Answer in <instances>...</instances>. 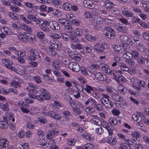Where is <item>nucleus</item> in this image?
<instances>
[{
  "label": "nucleus",
  "mask_w": 149,
  "mask_h": 149,
  "mask_svg": "<svg viewBox=\"0 0 149 149\" xmlns=\"http://www.w3.org/2000/svg\"><path fill=\"white\" fill-rule=\"evenodd\" d=\"M102 97L100 100L101 103L107 109L112 108L113 104V102H111L109 99V96L106 94L103 93H102Z\"/></svg>",
  "instance_id": "obj_1"
},
{
  "label": "nucleus",
  "mask_w": 149,
  "mask_h": 149,
  "mask_svg": "<svg viewBox=\"0 0 149 149\" xmlns=\"http://www.w3.org/2000/svg\"><path fill=\"white\" fill-rule=\"evenodd\" d=\"M39 94L38 97V100L39 101H43L45 100H49L51 98L49 92L45 89L42 88Z\"/></svg>",
  "instance_id": "obj_2"
},
{
  "label": "nucleus",
  "mask_w": 149,
  "mask_h": 149,
  "mask_svg": "<svg viewBox=\"0 0 149 149\" xmlns=\"http://www.w3.org/2000/svg\"><path fill=\"white\" fill-rule=\"evenodd\" d=\"M29 53L31 54V56H29L26 58V59L32 61L36 60L37 58V56H38L39 58L41 57V56L39 55V52L36 49H31L29 51Z\"/></svg>",
  "instance_id": "obj_3"
},
{
  "label": "nucleus",
  "mask_w": 149,
  "mask_h": 149,
  "mask_svg": "<svg viewBox=\"0 0 149 149\" xmlns=\"http://www.w3.org/2000/svg\"><path fill=\"white\" fill-rule=\"evenodd\" d=\"M42 88H34L31 89V92L29 93H28V95L32 99H38V95H37L36 94H38L39 92H40L41 89Z\"/></svg>",
  "instance_id": "obj_4"
},
{
  "label": "nucleus",
  "mask_w": 149,
  "mask_h": 149,
  "mask_svg": "<svg viewBox=\"0 0 149 149\" xmlns=\"http://www.w3.org/2000/svg\"><path fill=\"white\" fill-rule=\"evenodd\" d=\"M100 69V67L98 65L92 64L91 66L88 69V71L92 74H95Z\"/></svg>",
  "instance_id": "obj_5"
},
{
  "label": "nucleus",
  "mask_w": 149,
  "mask_h": 149,
  "mask_svg": "<svg viewBox=\"0 0 149 149\" xmlns=\"http://www.w3.org/2000/svg\"><path fill=\"white\" fill-rule=\"evenodd\" d=\"M107 45L104 43H97L94 46V48L96 51L103 52L105 49Z\"/></svg>",
  "instance_id": "obj_6"
},
{
  "label": "nucleus",
  "mask_w": 149,
  "mask_h": 149,
  "mask_svg": "<svg viewBox=\"0 0 149 149\" xmlns=\"http://www.w3.org/2000/svg\"><path fill=\"white\" fill-rule=\"evenodd\" d=\"M48 116L55 120H60L61 118V115L57 112L52 111H49Z\"/></svg>",
  "instance_id": "obj_7"
},
{
  "label": "nucleus",
  "mask_w": 149,
  "mask_h": 149,
  "mask_svg": "<svg viewBox=\"0 0 149 149\" xmlns=\"http://www.w3.org/2000/svg\"><path fill=\"white\" fill-rule=\"evenodd\" d=\"M68 66L70 69L73 71L77 72L79 70V66L76 63L70 62L69 63Z\"/></svg>",
  "instance_id": "obj_8"
},
{
  "label": "nucleus",
  "mask_w": 149,
  "mask_h": 149,
  "mask_svg": "<svg viewBox=\"0 0 149 149\" xmlns=\"http://www.w3.org/2000/svg\"><path fill=\"white\" fill-rule=\"evenodd\" d=\"M50 27L51 29L54 30H59L60 26L57 22L53 21L50 22Z\"/></svg>",
  "instance_id": "obj_9"
},
{
  "label": "nucleus",
  "mask_w": 149,
  "mask_h": 149,
  "mask_svg": "<svg viewBox=\"0 0 149 149\" xmlns=\"http://www.w3.org/2000/svg\"><path fill=\"white\" fill-rule=\"evenodd\" d=\"M9 120H8V118H4L3 117V121H0V127L3 129L5 130L6 129L8 126Z\"/></svg>",
  "instance_id": "obj_10"
},
{
  "label": "nucleus",
  "mask_w": 149,
  "mask_h": 149,
  "mask_svg": "<svg viewBox=\"0 0 149 149\" xmlns=\"http://www.w3.org/2000/svg\"><path fill=\"white\" fill-rule=\"evenodd\" d=\"M3 62L5 64V66L7 68L12 70L14 67L12 66V62L8 59H4L3 60Z\"/></svg>",
  "instance_id": "obj_11"
},
{
  "label": "nucleus",
  "mask_w": 149,
  "mask_h": 149,
  "mask_svg": "<svg viewBox=\"0 0 149 149\" xmlns=\"http://www.w3.org/2000/svg\"><path fill=\"white\" fill-rule=\"evenodd\" d=\"M38 135L39 136V139H42V140L41 141L42 143H41V145L43 146V147L45 148H46L48 147L49 145V143H47L46 142H45V141H44V142H42V141L44 140L43 137L44 135V133L41 131L40 134H38Z\"/></svg>",
  "instance_id": "obj_12"
},
{
  "label": "nucleus",
  "mask_w": 149,
  "mask_h": 149,
  "mask_svg": "<svg viewBox=\"0 0 149 149\" xmlns=\"http://www.w3.org/2000/svg\"><path fill=\"white\" fill-rule=\"evenodd\" d=\"M146 59L147 63H149V59L145 58L142 56H140V55L135 60H136L138 63L143 64L145 63Z\"/></svg>",
  "instance_id": "obj_13"
},
{
  "label": "nucleus",
  "mask_w": 149,
  "mask_h": 149,
  "mask_svg": "<svg viewBox=\"0 0 149 149\" xmlns=\"http://www.w3.org/2000/svg\"><path fill=\"white\" fill-rule=\"evenodd\" d=\"M95 77L97 80L100 81H104L106 79V77L100 72H97L95 74Z\"/></svg>",
  "instance_id": "obj_14"
},
{
  "label": "nucleus",
  "mask_w": 149,
  "mask_h": 149,
  "mask_svg": "<svg viewBox=\"0 0 149 149\" xmlns=\"http://www.w3.org/2000/svg\"><path fill=\"white\" fill-rule=\"evenodd\" d=\"M111 97L113 100L114 101V102L119 101L122 102L124 100V99L123 97L115 93L112 94Z\"/></svg>",
  "instance_id": "obj_15"
},
{
  "label": "nucleus",
  "mask_w": 149,
  "mask_h": 149,
  "mask_svg": "<svg viewBox=\"0 0 149 149\" xmlns=\"http://www.w3.org/2000/svg\"><path fill=\"white\" fill-rule=\"evenodd\" d=\"M64 29L66 31L70 33H72L74 31L73 28L71 26L70 24L68 23L65 25Z\"/></svg>",
  "instance_id": "obj_16"
},
{
  "label": "nucleus",
  "mask_w": 149,
  "mask_h": 149,
  "mask_svg": "<svg viewBox=\"0 0 149 149\" xmlns=\"http://www.w3.org/2000/svg\"><path fill=\"white\" fill-rule=\"evenodd\" d=\"M112 76V77L113 78L118 82L121 81L125 82L126 80V79L122 75H119L118 76H117L115 74H113Z\"/></svg>",
  "instance_id": "obj_17"
},
{
  "label": "nucleus",
  "mask_w": 149,
  "mask_h": 149,
  "mask_svg": "<svg viewBox=\"0 0 149 149\" xmlns=\"http://www.w3.org/2000/svg\"><path fill=\"white\" fill-rule=\"evenodd\" d=\"M9 142L7 139L3 138L0 140V146L2 148H5L8 145Z\"/></svg>",
  "instance_id": "obj_18"
},
{
  "label": "nucleus",
  "mask_w": 149,
  "mask_h": 149,
  "mask_svg": "<svg viewBox=\"0 0 149 149\" xmlns=\"http://www.w3.org/2000/svg\"><path fill=\"white\" fill-rule=\"evenodd\" d=\"M93 116L94 118L91 119L90 121L93 123L98 126H100L101 125V121L99 120L97 118L98 117L96 115H94Z\"/></svg>",
  "instance_id": "obj_19"
},
{
  "label": "nucleus",
  "mask_w": 149,
  "mask_h": 149,
  "mask_svg": "<svg viewBox=\"0 0 149 149\" xmlns=\"http://www.w3.org/2000/svg\"><path fill=\"white\" fill-rule=\"evenodd\" d=\"M84 6L88 8H91L93 7L94 4L92 2L89 0H85L83 1Z\"/></svg>",
  "instance_id": "obj_20"
},
{
  "label": "nucleus",
  "mask_w": 149,
  "mask_h": 149,
  "mask_svg": "<svg viewBox=\"0 0 149 149\" xmlns=\"http://www.w3.org/2000/svg\"><path fill=\"white\" fill-rule=\"evenodd\" d=\"M104 6L107 9H111L114 6V4L109 0H106L104 2Z\"/></svg>",
  "instance_id": "obj_21"
},
{
  "label": "nucleus",
  "mask_w": 149,
  "mask_h": 149,
  "mask_svg": "<svg viewBox=\"0 0 149 149\" xmlns=\"http://www.w3.org/2000/svg\"><path fill=\"white\" fill-rule=\"evenodd\" d=\"M130 53L132 58L135 60L140 55L139 52L136 50H133L130 51Z\"/></svg>",
  "instance_id": "obj_22"
},
{
  "label": "nucleus",
  "mask_w": 149,
  "mask_h": 149,
  "mask_svg": "<svg viewBox=\"0 0 149 149\" xmlns=\"http://www.w3.org/2000/svg\"><path fill=\"white\" fill-rule=\"evenodd\" d=\"M70 47L72 49L79 50L82 49L83 48V45L79 43H77L75 44H71Z\"/></svg>",
  "instance_id": "obj_23"
},
{
  "label": "nucleus",
  "mask_w": 149,
  "mask_h": 149,
  "mask_svg": "<svg viewBox=\"0 0 149 149\" xmlns=\"http://www.w3.org/2000/svg\"><path fill=\"white\" fill-rule=\"evenodd\" d=\"M115 29L118 31L121 32H125L126 29L124 26L120 24H117L115 26Z\"/></svg>",
  "instance_id": "obj_24"
},
{
  "label": "nucleus",
  "mask_w": 149,
  "mask_h": 149,
  "mask_svg": "<svg viewBox=\"0 0 149 149\" xmlns=\"http://www.w3.org/2000/svg\"><path fill=\"white\" fill-rule=\"evenodd\" d=\"M121 70L125 72H127L129 71V69L128 67L124 63H120L118 64Z\"/></svg>",
  "instance_id": "obj_25"
},
{
  "label": "nucleus",
  "mask_w": 149,
  "mask_h": 149,
  "mask_svg": "<svg viewBox=\"0 0 149 149\" xmlns=\"http://www.w3.org/2000/svg\"><path fill=\"white\" fill-rule=\"evenodd\" d=\"M36 13H37L32 14H28L27 17L30 20V21L35 22L37 20Z\"/></svg>",
  "instance_id": "obj_26"
},
{
  "label": "nucleus",
  "mask_w": 149,
  "mask_h": 149,
  "mask_svg": "<svg viewBox=\"0 0 149 149\" xmlns=\"http://www.w3.org/2000/svg\"><path fill=\"white\" fill-rule=\"evenodd\" d=\"M20 28L25 30V31L29 32H32V29L29 26L26 25L24 24H20Z\"/></svg>",
  "instance_id": "obj_27"
},
{
  "label": "nucleus",
  "mask_w": 149,
  "mask_h": 149,
  "mask_svg": "<svg viewBox=\"0 0 149 149\" xmlns=\"http://www.w3.org/2000/svg\"><path fill=\"white\" fill-rule=\"evenodd\" d=\"M133 40H134L133 46L136 47L142 43L141 40L139 38H133Z\"/></svg>",
  "instance_id": "obj_28"
},
{
  "label": "nucleus",
  "mask_w": 149,
  "mask_h": 149,
  "mask_svg": "<svg viewBox=\"0 0 149 149\" xmlns=\"http://www.w3.org/2000/svg\"><path fill=\"white\" fill-rule=\"evenodd\" d=\"M69 39L71 42L74 43L79 42H80V40H79L75 35H71L70 36Z\"/></svg>",
  "instance_id": "obj_29"
},
{
  "label": "nucleus",
  "mask_w": 149,
  "mask_h": 149,
  "mask_svg": "<svg viewBox=\"0 0 149 149\" xmlns=\"http://www.w3.org/2000/svg\"><path fill=\"white\" fill-rule=\"evenodd\" d=\"M17 146L19 149H28L29 146L28 143H25L23 144H17Z\"/></svg>",
  "instance_id": "obj_30"
},
{
  "label": "nucleus",
  "mask_w": 149,
  "mask_h": 149,
  "mask_svg": "<svg viewBox=\"0 0 149 149\" xmlns=\"http://www.w3.org/2000/svg\"><path fill=\"white\" fill-rule=\"evenodd\" d=\"M107 142L108 143L113 145L116 144L117 141L116 138L109 137L107 139Z\"/></svg>",
  "instance_id": "obj_31"
},
{
  "label": "nucleus",
  "mask_w": 149,
  "mask_h": 149,
  "mask_svg": "<svg viewBox=\"0 0 149 149\" xmlns=\"http://www.w3.org/2000/svg\"><path fill=\"white\" fill-rule=\"evenodd\" d=\"M39 27L42 30L45 32H49L50 30L48 26L42 23L39 25Z\"/></svg>",
  "instance_id": "obj_32"
},
{
  "label": "nucleus",
  "mask_w": 149,
  "mask_h": 149,
  "mask_svg": "<svg viewBox=\"0 0 149 149\" xmlns=\"http://www.w3.org/2000/svg\"><path fill=\"white\" fill-rule=\"evenodd\" d=\"M74 33L78 37H81L84 36L83 30L77 28L74 30Z\"/></svg>",
  "instance_id": "obj_33"
},
{
  "label": "nucleus",
  "mask_w": 149,
  "mask_h": 149,
  "mask_svg": "<svg viewBox=\"0 0 149 149\" xmlns=\"http://www.w3.org/2000/svg\"><path fill=\"white\" fill-rule=\"evenodd\" d=\"M3 32L6 33V34L8 35H13V33L12 30L8 27L6 26H4L3 27Z\"/></svg>",
  "instance_id": "obj_34"
},
{
  "label": "nucleus",
  "mask_w": 149,
  "mask_h": 149,
  "mask_svg": "<svg viewBox=\"0 0 149 149\" xmlns=\"http://www.w3.org/2000/svg\"><path fill=\"white\" fill-rule=\"evenodd\" d=\"M122 13L125 16L127 17H132L133 16V13L132 12L125 10L122 11Z\"/></svg>",
  "instance_id": "obj_35"
},
{
  "label": "nucleus",
  "mask_w": 149,
  "mask_h": 149,
  "mask_svg": "<svg viewBox=\"0 0 149 149\" xmlns=\"http://www.w3.org/2000/svg\"><path fill=\"white\" fill-rule=\"evenodd\" d=\"M12 70L14 71L16 73L20 75H24L25 74V72L23 70L19 69V68H16L14 67L13 68V69Z\"/></svg>",
  "instance_id": "obj_36"
},
{
  "label": "nucleus",
  "mask_w": 149,
  "mask_h": 149,
  "mask_svg": "<svg viewBox=\"0 0 149 149\" xmlns=\"http://www.w3.org/2000/svg\"><path fill=\"white\" fill-rule=\"evenodd\" d=\"M62 14L61 11L57 9H54L53 12V15L56 17L61 16Z\"/></svg>",
  "instance_id": "obj_37"
},
{
  "label": "nucleus",
  "mask_w": 149,
  "mask_h": 149,
  "mask_svg": "<svg viewBox=\"0 0 149 149\" xmlns=\"http://www.w3.org/2000/svg\"><path fill=\"white\" fill-rule=\"evenodd\" d=\"M9 17L14 20H17L19 18L18 15L15 13L10 12L8 14Z\"/></svg>",
  "instance_id": "obj_38"
},
{
  "label": "nucleus",
  "mask_w": 149,
  "mask_h": 149,
  "mask_svg": "<svg viewBox=\"0 0 149 149\" xmlns=\"http://www.w3.org/2000/svg\"><path fill=\"white\" fill-rule=\"evenodd\" d=\"M52 67H54L56 69L58 70L60 68V62L57 61H53Z\"/></svg>",
  "instance_id": "obj_39"
},
{
  "label": "nucleus",
  "mask_w": 149,
  "mask_h": 149,
  "mask_svg": "<svg viewBox=\"0 0 149 149\" xmlns=\"http://www.w3.org/2000/svg\"><path fill=\"white\" fill-rule=\"evenodd\" d=\"M49 54L52 56H55L57 53L54 50V49L49 46L48 49Z\"/></svg>",
  "instance_id": "obj_40"
},
{
  "label": "nucleus",
  "mask_w": 149,
  "mask_h": 149,
  "mask_svg": "<svg viewBox=\"0 0 149 149\" xmlns=\"http://www.w3.org/2000/svg\"><path fill=\"white\" fill-rule=\"evenodd\" d=\"M38 120L39 122L41 123L45 124L47 122V120L45 117L41 116L38 118Z\"/></svg>",
  "instance_id": "obj_41"
},
{
  "label": "nucleus",
  "mask_w": 149,
  "mask_h": 149,
  "mask_svg": "<svg viewBox=\"0 0 149 149\" xmlns=\"http://www.w3.org/2000/svg\"><path fill=\"white\" fill-rule=\"evenodd\" d=\"M106 36L107 38L112 39H114L116 36L115 30H113L112 32L108 33L106 35Z\"/></svg>",
  "instance_id": "obj_42"
},
{
  "label": "nucleus",
  "mask_w": 149,
  "mask_h": 149,
  "mask_svg": "<svg viewBox=\"0 0 149 149\" xmlns=\"http://www.w3.org/2000/svg\"><path fill=\"white\" fill-rule=\"evenodd\" d=\"M125 62L128 65L132 66H134L135 62L132 59L130 58L126 59L125 61Z\"/></svg>",
  "instance_id": "obj_43"
},
{
  "label": "nucleus",
  "mask_w": 149,
  "mask_h": 149,
  "mask_svg": "<svg viewBox=\"0 0 149 149\" xmlns=\"http://www.w3.org/2000/svg\"><path fill=\"white\" fill-rule=\"evenodd\" d=\"M109 123L112 125H117L118 121L115 118H111L109 120Z\"/></svg>",
  "instance_id": "obj_44"
},
{
  "label": "nucleus",
  "mask_w": 149,
  "mask_h": 149,
  "mask_svg": "<svg viewBox=\"0 0 149 149\" xmlns=\"http://www.w3.org/2000/svg\"><path fill=\"white\" fill-rule=\"evenodd\" d=\"M94 107V108L98 111H102L103 110V107L100 104L96 103Z\"/></svg>",
  "instance_id": "obj_45"
},
{
  "label": "nucleus",
  "mask_w": 149,
  "mask_h": 149,
  "mask_svg": "<svg viewBox=\"0 0 149 149\" xmlns=\"http://www.w3.org/2000/svg\"><path fill=\"white\" fill-rule=\"evenodd\" d=\"M125 142L127 144V145L129 147V148L131 149V147L134 144H135V143L133 142L132 140L130 139H126L125 141Z\"/></svg>",
  "instance_id": "obj_46"
},
{
  "label": "nucleus",
  "mask_w": 149,
  "mask_h": 149,
  "mask_svg": "<svg viewBox=\"0 0 149 149\" xmlns=\"http://www.w3.org/2000/svg\"><path fill=\"white\" fill-rule=\"evenodd\" d=\"M58 21L59 22L63 25L65 26L67 24V23H68V21L65 19L63 18H60L58 19Z\"/></svg>",
  "instance_id": "obj_47"
},
{
  "label": "nucleus",
  "mask_w": 149,
  "mask_h": 149,
  "mask_svg": "<svg viewBox=\"0 0 149 149\" xmlns=\"http://www.w3.org/2000/svg\"><path fill=\"white\" fill-rule=\"evenodd\" d=\"M104 21L105 23H107L108 24L111 26H113L115 24L113 20H109L108 18H106L104 19Z\"/></svg>",
  "instance_id": "obj_48"
},
{
  "label": "nucleus",
  "mask_w": 149,
  "mask_h": 149,
  "mask_svg": "<svg viewBox=\"0 0 149 149\" xmlns=\"http://www.w3.org/2000/svg\"><path fill=\"white\" fill-rule=\"evenodd\" d=\"M18 37L19 39L23 41H26L27 40V37L25 34H19Z\"/></svg>",
  "instance_id": "obj_49"
},
{
  "label": "nucleus",
  "mask_w": 149,
  "mask_h": 149,
  "mask_svg": "<svg viewBox=\"0 0 149 149\" xmlns=\"http://www.w3.org/2000/svg\"><path fill=\"white\" fill-rule=\"evenodd\" d=\"M137 84L138 86H139L141 87H142L144 88L145 87L146 83L143 81L141 80H139L137 81Z\"/></svg>",
  "instance_id": "obj_50"
},
{
  "label": "nucleus",
  "mask_w": 149,
  "mask_h": 149,
  "mask_svg": "<svg viewBox=\"0 0 149 149\" xmlns=\"http://www.w3.org/2000/svg\"><path fill=\"white\" fill-rule=\"evenodd\" d=\"M54 136H55L52 130L48 131L47 136V138L51 140L52 138H54Z\"/></svg>",
  "instance_id": "obj_51"
},
{
  "label": "nucleus",
  "mask_w": 149,
  "mask_h": 149,
  "mask_svg": "<svg viewBox=\"0 0 149 149\" xmlns=\"http://www.w3.org/2000/svg\"><path fill=\"white\" fill-rule=\"evenodd\" d=\"M120 38L121 41L124 42H127L128 40L130 39L127 36L124 35L121 36Z\"/></svg>",
  "instance_id": "obj_52"
},
{
  "label": "nucleus",
  "mask_w": 149,
  "mask_h": 149,
  "mask_svg": "<svg viewBox=\"0 0 149 149\" xmlns=\"http://www.w3.org/2000/svg\"><path fill=\"white\" fill-rule=\"evenodd\" d=\"M82 149H94V147L91 144H88L84 145Z\"/></svg>",
  "instance_id": "obj_53"
},
{
  "label": "nucleus",
  "mask_w": 149,
  "mask_h": 149,
  "mask_svg": "<svg viewBox=\"0 0 149 149\" xmlns=\"http://www.w3.org/2000/svg\"><path fill=\"white\" fill-rule=\"evenodd\" d=\"M143 38L145 40H149V33L147 32H144L142 33Z\"/></svg>",
  "instance_id": "obj_54"
},
{
  "label": "nucleus",
  "mask_w": 149,
  "mask_h": 149,
  "mask_svg": "<svg viewBox=\"0 0 149 149\" xmlns=\"http://www.w3.org/2000/svg\"><path fill=\"white\" fill-rule=\"evenodd\" d=\"M50 37L52 39H58L60 38L61 36L59 35L56 33H52L50 35Z\"/></svg>",
  "instance_id": "obj_55"
},
{
  "label": "nucleus",
  "mask_w": 149,
  "mask_h": 149,
  "mask_svg": "<svg viewBox=\"0 0 149 149\" xmlns=\"http://www.w3.org/2000/svg\"><path fill=\"white\" fill-rule=\"evenodd\" d=\"M84 110L86 112L89 114L92 113L95 111V110L94 108L89 107L85 108Z\"/></svg>",
  "instance_id": "obj_56"
},
{
  "label": "nucleus",
  "mask_w": 149,
  "mask_h": 149,
  "mask_svg": "<svg viewBox=\"0 0 149 149\" xmlns=\"http://www.w3.org/2000/svg\"><path fill=\"white\" fill-rule=\"evenodd\" d=\"M26 123V126L27 128L30 129H33V125L31 124L30 118H28Z\"/></svg>",
  "instance_id": "obj_57"
},
{
  "label": "nucleus",
  "mask_w": 149,
  "mask_h": 149,
  "mask_svg": "<svg viewBox=\"0 0 149 149\" xmlns=\"http://www.w3.org/2000/svg\"><path fill=\"white\" fill-rule=\"evenodd\" d=\"M104 30L107 31L105 34V35L107 34L108 33H110L112 32L113 30H114L111 27L109 26H105L104 28Z\"/></svg>",
  "instance_id": "obj_58"
},
{
  "label": "nucleus",
  "mask_w": 149,
  "mask_h": 149,
  "mask_svg": "<svg viewBox=\"0 0 149 149\" xmlns=\"http://www.w3.org/2000/svg\"><path fill=\"white\" fill-rule=\"evenodd\" d=\"M71 5L68 3H64L63 5V7L66 10H71Z\"/></svg>",
  "instance_id": "obj_59"
},
{
  "label": "nucleus",
  "mask_w": 149,
  "mask_h": 149,
  "mask_svg": "<svg viewBox=\"0 0 149 149\" xmlns=\"http://www.w3.org/2000/svg\"><path fill=\"white\" fill-rule=\"evenodd\" d=\"M37 36L40 40L44 38L45 36V34L42 32H38L37 33Z\"/></svg>",
  "instance_id": "obj_60"
},
{
  "label": "nucleus",
  "mask_w": 149,
  "mask_h": 149,
  "mask_svg": "<svg viewBox=\"0 0 149 149\" xmlns=\"http://www.w3.org/2000/svg\"><path fill=\"white\" fill-rule=\"evenodd\" d=\"M10 84L13 87L15 88L19 87L20 85V84L19 83L16 81H11Z\"/></svg>",
  "instance_id": "obj_61"
},
{
  "label": "nucleus",
  "mask_w": 149,
  "mask_h": 149,
  "mask_svg": "<svg viewBox=\"0 0 149 149\" xmlns=\"http://www.w3.org/2000/svg\"><path fill=\"white\" fill-rule=\"evenodd\" d=\"M99 66L100 67V68H101L102 70L106 72L107 69L108 68H109V66L107 64H101Z\"/></svg>",
  "instance_id": "obj_62"
},
{
  "label": "nucleus",
  "mask_w": 149,
  "mask_h": 149,
  "mask_svg": "<svg viewBox=\"0 0 149 149\" xmlns=\"http://www.w3.org/2000/svg\"><path fill=\"white\" fill-rule=\"evenodd\" d=\"M119 149H130L129 148L127 144L125 143L121 144L119 148Z\"/></svg>",
  "instance_id": "obj_63"
},
{
  "label": "nucleus",
  "mask_w": 149,
  "mask_h": 149,
  "mask_svg": "<svg viewBox=\"0 0 149 149\" xmlns=\"http://www.w3.org/2000/svg\"><path fill=\"white\" fill-rule=\"evenodd\" d=\"M85 90L88 93H90L91 91H93V90L91 86L88 85L86 86V87L84 88Z\"/></svg>",
  "instance_id": "obj_64"
}]
</instances>
